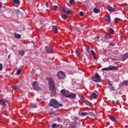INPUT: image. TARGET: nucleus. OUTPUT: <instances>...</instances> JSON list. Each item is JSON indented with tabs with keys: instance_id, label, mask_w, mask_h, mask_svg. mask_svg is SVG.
<instances>
[{
	"instance_id": "nucleus-11",
	"label": "nucleus",
	"mask_w": 128,
	"mask_h": 128,
	"mask_svg": "<svg viewBox=\"0 0 128 128\" xmlns=\"http://www.w3.org/2000/svg\"><path fill=\"white\" fill-rule=\"evenodd\" d=\"M61 9H62V10L64 12V14H72V12H71L70 10H66V8L64 7H62Z\"/></svg>"
},
{
	"instance_id": "nucleus-7",
	"label": "nucleus",
	"mask_w": 128,
	"mask_h": 128,
	"mask_svg": "<svg viewBox=\"0 0 128 128\" xmlns=\"http://www.w3.org/2000/svg\"><path fill=\"white\" fill-rule=\"evenodd\" d=\"M45 50L48 54H52L53 52L52 47V46H46L45 47Z\"/></svg>"
},
{
	"instance_id": "nucleus-59",
	"label": "nucleus",
	"mask_w": 128,
	"mask_h": 128,
	"mask_svg": "<svg viewBox=\"0 0 128 128\" xmlns=\"http://www.w3.org/2000/svg\"><path fill=\"white\" fill-rule=\"evenodd\" d=\"M0 122H2L0 121Z\"/></svg>"
},
{
	"instance_id": "nucleus-24",
	"label": "nucleus",
	"mask_w": 128,
	"mask_h": 128,
	"mask_svg": "<svg viewBox=\"0 0 128 128\" xmlns=\"http://www.w3.org/2000/svg\"><path fill=\"white\" fill-rule=\"evenodd\" d=\"M106 20L108 22H110V16H108L106 17Z\"/></svg>"
},
{
	"instance_id": "nucleus-28",
	"label": "nucleus",
	"mask_w": 128,
	"mask_h": 128,
	"mask_svg": "<svg viewBox=\"0 0 128 128\" xmlns=\"http://www.w3.org/2000/svg\"><path fill=\"white\" fill-rule=\"evenodd\" d=\"M30 106L32 108H36V104H34V103H30Z\"/></svg>"
},
{
	"instance_id": "nucleus-38",
	"label": "nucleus",
	"mask_w": 128,
	"mask_h": 128,
	"mask_svg": "<svg viewBox=\"0 0 128 128\" xmlns=\"http://www.w3.org/2000/svg\"><path fill=\"white\" fill-rule=\"evenodd\" d=\"M70 4H74V0H70Z\"/></svg>"
},
{
	"instance_id": "nucleus-13",
	"label": "nucleus",
	"mask_w": 128,
	"mask_h": 128,
	"mask_svg": "<svg viewBox=\"0 0 128 128\" xmlns=\"http://www.w3.org/2000/svg\"><path fill=\"white\" fill-rule=\"evenodd\" d=\"M12 88H13V90H18V88H20V86L16 84H14L12 86Z\"/></svg>"
},
{
	"instance_id": "nucleus-50",
	"label": "nucleus",
	"mask_w": 128,
	"mask_h": 128,
	"mask_svg": "<svg viewBox=\"0 0 128 128\" xmlns=\"http://www.w3.org/2000/svg\"><path fill=\"white\" fill-rule=\"evenodd\" d=\"M110 46H114V44H110Z\"/></svg>"
},
{
	"instance_id": "nucleus-55",
	"label": "nucleus",
	"mask_w": 128,
	"mask_h": 128,
	"mask_svg": "<svg viewBox=\"0 0 128 128\" xmlns=\"http://www.w3.org/2000/svg\"><path fill=\"white\" fill-rule=\"evenodd\" d=\"M6 102H8V100H5Z\"/></svg>"
},
{
	"instance_id": "nucleus-48",
	"label": "nucleus",
	"mask_w": 128,
	"mask_h": 128,
	"mask_svg": "<svg viewBox=\"0 0 128 128\" xmlns=\"http://www.w3.org/2000/svg\"><path fill=\"white\" fill-rule=\"evenodd\" d=\"M112 103L113 104H116V102H114V100H112Z\"/></svg>"
},
{
	"instance_id": "nucleus-53",
	"label": "nucleus",
	"mask_w": 128,
	"mask_h": 128,
	"mask_svg": "<svg viewBox=\"0 0 128 128\" xmlns=\"http://www.w3.org/2000/svg\"><path fill=\"white\" fill-rule=\"evenodd\" d=\"M10 58V55L8 56V58Z\"/></svg>"
},
{
	"instance_id": "nucleus-8",
	"label": "nucleus",
	"mask_w": 128,
	"mask_h": 128,
	"mask_svg": "<svg viewBox=\"0 0 128 128\" xmlns=\"http://www.w3.org/2000/svg\"><path fill=\"white\" fill-rule=\"evenodd\" d=\"M106 8L108 12H116V10L114 8L110 6H107Z\"/></svg>"
},
{
	"instance_id": "nucleus-30",
	"label": "nucleus",
	"mask_w": 128,
	"mask_h": 128,
	"mask_svg": "<svg viewBox=\"0 0 128 128\" xmlns=\"http://www.w3.org/2000/svg\"><path fill=\"white\" fill-rule=\"evenodd\" d=\"M53 10H57V8H58V6H52Z\"/></svg>"
},
{
	"instance_id": "nucleus-32",
	"label": "nucleus",
	"mask_w": 128,
	"mask_h": 128,
	"mask_svg": "<svg viewBox=\"0 0 128 128\" xmlns=\"http://www.w3.org/2000/svg\"><path fill=\"white\" fill-rule=\"evenodd\" d=\"M81 114L82 116H88V112H82Z\"/></svg>"
},
{
	"instance_id": "nucleus-40",
	"label": "nucleus",
	"mask_w": 128,
	"mask_h": 128,
	"mask_svg": "<svg viewBox=\"0 0 128 128\" xmlns=\"http://www.w3.org/2000/svg\"><path fill=\"white\" fill-rule=\"evenodd\" d=\"M82 27L84 28H88V25L84 24L82 26Z\"/></svg>"
},
{
	"instance_id": "nucleus-56",
	"label": "nucleus",
	"mask_w": 128,
	"mask_h": 128,
	"mask_svg": "<svg viewBox=\"0 0 128 128\" xmlns=\"http://www.w3.org/2000/svg\"><path fill=\"white\" fill-rule=\"evenodd\" d=\"M32 44H34V42H32Z\"/></svg>"
},
{
	"instance_id": "nucleus-36",
	"label": "nucleus",
	"mask_w": 128,
	"mask_h": 128,
	"mask_svg": "<svg viewBox=\"0 0 128 128\" xmlns=\"http://www.w3.org/2000/svg\"><path fill=\"white\" fill-rule=\"evenodd\" d=\"M86 52H90V46H86Z\"/></svg>"
},
{
	"instance_id": "nucleus-42",
	"label": "nucleus",
	"mask_w": 128,
	"mask_h": 128,
	"mask_svg": "<svg viewBox=\"0 0 128 128\" xmlns=\"http://www.w3.org/2000/svg\"><path fill=\"white\" fill-rule=\"evenodd\" d=\"M58 122H62V118H58Z\"/></svg>"
},
{
	"instance_id": "nucleus-15",
	"label": "nucleus",
	"mask_w": 128,
	"mask_h": 128,
	"mask_svg": "<svg viewBox=\"0 0 128 128\" xmlns=\"http://www.w3.org/2000/svg\"><path fill=\"white\" fill-rule=\"evenodd\" d=\"M18 54L20 56H24V51L20 50L18 52Z\"/></svg>"
},
{
	"instance_id": "nucleus-25",
	"label": "nucleus",
	"mask_w": 128,
	"mask_h": 128,
	"mask_svg": "<svg viewBox=\"0 0 128 128\" xmlns=\"http://www.w3.org/2000/svg\"><path fill=\"white\" fill-rule=\"evenodd\" d=\"M61 94H62V96H66V90L62 89L60 91Z\"/></svg>"
},
{
	"instance_id": "nucleus-41",
	"label": "nucleus",
	"mask_w": 128,
	"mask_h": 128,
	"mask_svg": "<svg viewBox=\"0 0 128 128\" xmlns=\"http://www.w3.org/2000/svg\"><path fill=\"white\" fill-rule=\"evenodd\" d=\"M79 14H80V16H84V12H80Z\"/></svg>"
},
{
	"instance_id": "nucleus-47",
	"label": "nucleus",
	"mask_w": 128,
	"mask_h": 128,
	"mask_svg": "<svg viewBox=\"0 0 128 128\" xmlns=\"http://www.w3.org/2000/svg\"><path fill=\"white\" fill-rule=\"evenodd\" d=\"M46 5L47 6V8H48V2H46Z\"/></svg>"
},
{
	"instance_id": "nucleus-54",
	"label": "nucleus",
	"mask_w": 128,
	"mask_h": 128,
	"mask_svg": "<svg viewBox=\"0 0 128 128\" xmlns=\"http://www.w3.org/2000/svg\"><path fill=\"white\" fill-rule=\"evenodd\" d=\"M97 38H98V40L100 38L98 37V36H97Z\"/></svg>"
},
{
	"instance_id": "nucleus-22",
	"label": "nucleus",
	"mask_w": 128,
	"mask_h": 128,
	"mask_svg": "<svg viewBox=\"0 0 128 128\" xmlns=\"http://www.w3.org/2000/svg\"><path fill=\"white\" fill-rule=\"evenodd\" d=\"M100 12V10L96 8H94V14H98V12Z\"/></svg>"
},
{
	"instance_id": "nucleus-17",
	"label": "nucleus",
	"mask_w": 128,
	"mask_h": 128,
	"mask_svg": "<svg viewBox=\"0 0 128 128\" xmlns=\"http://www.w3.org/2000/svg\"><path fill=\"white\" fill-rule=\"evenodd\" d=\"M0 103L3 106H6V101L3 100H0Z\"/></svg>"
},
{
	"instance_id": "nucleus-51",
	"label": "nucleus",
	"mask_w": 128,
	"mask_h": 128,
	"mask_svg": "<svg viewBox=\"0 0 128 128\" xmlns=\"http://www.w3.org/2000/svg\"><path fill=\"white\" fill-rule=\"evenodd\" d=\"M110 38V36H108V39Z\"/></svg>"
},
{
	"instance_id": "nucleus-52",
	"label": "nucleus",
	"mask_w": 128,
	"mask_h": 128,
	"mask_svg": "<svg viewBox=\"0 0 128 128\" xmlns=\"http://www.w3.org/2000/svg\"><path fill=\"white\" fill-rule=\"evenodd\" d=\"M120 38H124V36H120Z\"/></svg>"
},
{
	"instance_id": "nucleus-9",
	"label": "nucleus",
	"mask_w": 128,
	"mask_h": 128,
	"mask_svg": "<svg viewBox=\"0 0 128 128\" xmlns=\"http://www.w3.org/2000/svg\"><path fill=\"white\" fill-rule=\"evenodd\" d=\"M76 94L74 93H72L66 96V98H76Z\"/></svg>"
},
{
	"instance_id": "nucleus-26",
	"label": "nucleus",
	"mask_w": 128,
	"mask_h": 128,
	"mask_svg": "<svg viewBox=\"0 0 128 128\" xmlns=\"http://www.w3.org/2000/svg\"><path fill=\"white\" fill-rule=\"evenodd\" d=\"M91 54H92L93 58H96V53L94 52V50H92L91 52Z\"/></svg>"
},
{
	"instance_id": "nucleus-14",
	"label": "nucleus",
	"mask_w": 128,
	"mask_h": 128,
	"mask_svg": "<svg viewBox=\"0 0 128 128\" xmlns=\"http://www.w3.org/2000/svg\"><path fill=\"white\" fill-rule=\"evenodd\" d=\"M108 118L112 122H116V118L112 116V115H108Z\"/></svg>"
},
{
	"instance_id": "nucleus-10",
	"label": "nucleus",
	"mask_w": 128,
	"mask_h": 128,
	"mask_svg": "<svg viewBox=\"0 0 128 128\" xmlns=\"http://www.w3.org/2000/svg\"><path fill=\"white\" fill-rule=\"evenodd\" d=\"M83 102L86 104V106H90V108H92V104L90 103V102H88L87 100H83Z\"/></svg>"
},
{
	"instance_id": "nucleus-2",
	"label": "nucleus",
	"mask_w": 128,
	"mask_h": 128,
	"mask_svg": "<svg viewBox=\"0 0 128 128\" xmlns=\"http://www.w3.org/2000/svg\"><path fill=\"white\" fill-rule=\"evenodd\" d=\"M47 80L48 82L50 90H54L56 88L54 80L52 78H47Z\"/></svg>"
},
{
	"instance_id": "nucleus-19",
	"label": "nucleus",
	"mask_w": 128,
	"mask_h": 128,
	"mask_svg": "<svg viewBox=\"0 0 128 128\" xmlns=\"http://www.w3.org/2000/svg\"><path fill=\"white\" fill-rule=\"evenodd\" d=\"M88 116H92V118H96V116L94 112H88Z\"/></svg>"
},
{
	"instance_id": "nucleus-5",
	"label": "nucleus",
	"mask_w": 128,
	"mask_h": 128,
	"mask_svg": "<svg viewBox=\"0 0 128 128\" xmlns=\"http://www.w3.org/2000/svg\"><path fill=\"white\" fill-rule=\"evenodd\" d=\"M118 67L116 66H110L108 68H102V70H116Z\"/></svg>"
},
{
	"instance_id": "nucleus-1",
	"label": "nucleus",
	"mask_w": 128,
	"mask_h": 128,
	"mask_svg": "<svg viewBox=\"0 0 128 128\" xmlns=\"http://www.w3.org/2000/svg\"><path fill=\"white\" fill-rule=\"evenodd\" d=\"M50 106H52L54 108H60L62 106H64V105L62 104H59L58 102L54 99H51L49 103Z\"/></svg>"
},
{
	"instance_id": "nucleus-4",
	"label": "nucleus",
	"mask_w": 128,
	"mask_h": 128,
	"mask_svg": "<svg viewBox=\"0 0 128 128\" xmlns=\"http://www.w3.org/2000/svg\"><path fill=\"white\" fill-rule=\"evenodd\" d=\"M93 82H102V78H100V76L98 74L96 73L93 76Z\"/></svg>"
},
{
	"instance_id": "nucleus-58",
	"label": "nucleus",
	"mask_w": 128,
	"mask_h": 128,
	"mask_svg": "<svg viewBox=\"0 0 128 128\" xmlns=\"http://www.w3.org/2000/svg\"><path fill=\"white\" fill-rule=\"evenodd\" d=\"M94 60H96V58H94Z\"/></svg>"
},
{
	"instance_id": "nucleus-57",
	"label": "nucleus",
	"mask_w": 128,
	"mask_h": 128,
	"mask_svg": "<svg viewBox=\"0 0 128 128\" xmlns=\"http://www.w3.org/2000/svg\"><path fill=\"white\" fill-rule=\"evenodd\" d=\"M106 124H110V122H106Z\"/></svg>"
},
{
	"instance_id": "nucleus-43",
	"label": "nucleus",
	"mask_w": 128,
	"mask_h": 128,
	"mask_svg": "<svg viewBox=\"0 0 128 128\" xmlns=\"http://www.w3.org/2000/svg\"><path fill=\"white\" fill-rule=\"evenodd\" d=\"M2 68H3L2 64H0V71L2 70Z\"/></svg>"
},
{
	"instance_id": "nucleus-37",
	"label": "nucleus",
	"mask_w": 128,
	"mask_h": 128,
	"mask_svg": "<svg viewBox=\"0 0 128 128\" xmlns=\"http://www.w3.org/2000/svg\"><path fill=\"white\" fill-rule=\"evenodd\" d=\"M16 13L17 14H20V10H16Z\"/></svg>"
},
{
	"instance_id": "nucleus-16",
	"label": "nucleus",
	"mask_w": 128,
	"mask_h": 128,
	"mask_svg": "<svg viewBox=\"0 0 128 128\" xmlns=\"http://www.w3.org/2000/svg\"><path fill=\"white\" fill-rule=\"evenodd\" d=\"M14 36L15 38H22V36H20V34H16V33H14Z\"/></svg>"
},
{
	"instance_id": "nucleus-45",
	"label": "nucleus",
	"mask_w": 128,
	"mask_h": 128,
	"mask_svg": "<svg viewBox=\"0 0 128 128\" xmlns=\"http://www.w3.org/2000/svg\"><path fill=\"white\" fill-rule=\"evenodd\" d=\"M125 58H128V53H126L124 54Z\"/></svg>"
},
{
	"instance_id": "nucleus-23",
	"label": "nucleus",
	"mask_w": 128,
	"mask_h": 128,
	"mask_svg": "<svg viewBox=\"0 0 128 128\" xmlns=\"http://www.w3.org/2000/svg\"><path fill=\"white\" fill-rule=\"evenodd\" d=\"M128 84V80H124L123 82H122V86H126Z\"/></svg>"
},
{
	"instance_id": "nucleus-12",
	"label": "nucleus",
	"mask_w": 128,
	"mask_h": 128,
	"mask_svg": "<svg viewBox=\"0 0 128 128\" xmlns=\"http://www.w3.org/2000/svg\"><path fill=\"white\" fill-rule=\"evenodd\" d=\"M52 30L54 34H58V28H56V26H52Z\"/></svg>"
},
{
	"instance_id": "nucleus-33",
	"label": "nucleus",
	"mask_w": 128,
	"mask_h": 128,
	"mask_svg": "<svg viewBox=\"0 0 128 128\" xmlns=\"http://www.w3.org/2000/svg\"><path fill=\"white\" fill-rule=\"evenodd\" d=\"M13 2L14 4H20V0H14Z\"/></svg>"
},
{
	"instance_id": "nucleus-6",
	"label": "nucleus",
	"mask_w": 128,
	"mask_h": 128,
	"mask_svg": "<svg viewBox=\"0 0 128 128\" xmlns=\"http://www.w3.org/2000/svg\"><path fill=\"white\" fill-rule=\"evenodd\" d=\"M57 76L58 78H60V80L62 78H66V74H64V72H59L57 74Z\"/></svg>"
},
{
	"instance_id": "nucleus-35",
	"label": "nucleus",
	"mask_w": 128,
	"mask_h": 128,
	"mask_svg": "<svg viewBox=\"0 0 128 128\" xmlns=\"http://www.w3.org/2000/svg\"><path fill=\"white\" fill-rule=\"evenodd\" d=\"M108 32L110 34H114V30L112 28L109 29Z\"/></svg>"
},
{
	"instance_id": "nucleus-44",
	"label": "nucleus",
	"mask_w": 128,
	"mask_h": 128,
	"mask_svg": "<svg viewBox=\"0 0 128 128\" xmlns=\"http://www.w3.org/2000/svg\"><path fill=\"white\" fill-rule=\"evenodd\" d=\"M104 40H108V35H106L104 36Z\"/></svg>"
},
{
	"instance_id": "nucleus-20",
	"label": "nucleus",
	"mask_w": 128,
	"mask_h": 128,
	"mask_svg": "<svg viewBox=\"0 0 128 128\" xmlns=\"http://www.w3.org/2000/svg\"><path fill=\"white\" fill-rule=\"evenodd\" d=\"M92 97L93 98H94V100H96L98 98V95L95 92H93L92 94Z\"/></svg>"
},
{
	"instance_id": "nucleus-21",
	"label": "nucleus",
	"mask_w": 128,
	"mask_h": 128,
	"mask_svg": "<svg viewBox=\"0 0 128 128\" xmlns=\"http://www.w3.org/2000/svg\"><path fill=\"white\" fill-rule=\"evenodd\" d=\"M77 28L76 26L74 25L73 26H71V30H73V32H76V30H77Z\"/></svg>"
},
{
	"instance_id": "nucleus-39",
	"label": "nucleus",
	"mask_w": 128,
	"mask_h": 128,
	"mask_svg": "<svg viewBox=\"0 0 128 128\" xmlns=\"http://www.w3.org/2000/svg\"><path fill=\"white\" fill-rule=\"evenodd\" d=\"M118 20L117 18L114 19V23L115 24H118Z\"/></svg>"
},
{
	"instance_id": "nucleus-3",
	"label": "nucleus",
	"mask_w": 128,
	"mask_h": 128,
	"mask_svg": "<svg viewBox=\"0 0 128 128\" xmlns=\"http://www.w3.org/2000/svg\"><path fill=\"white\" fill-rule=\"evenodd\" d=\"M32 86L34 90H36L37 92H38L42 90V88L38 85V82L36 81H34L32 83Z\"/></svg>"
},
{
	"instance_id": "nucleus-29",
	"label": "nucleus",
	"mask_w": 128,
	"mask_h": 128,
	"mask_svg": "<svg viewBox=\"0 0 128 128\" xmlns=\"http://www.w3.org/2000/svg\"><path fill=\"white\" fill-rule=\"evenodd\" d=\"M60 125H58V124H55V123H54V124H53L52 125V128H56V126H58Z\"/></svg>"
},
{
	"instance_id": "nucleus-46",
	"label": "nucleus",
	"mask_w": 128,
	"mask_h": 128,
	"mask_svg": "<svg viewBox=\"0 0 128 128\" xmlns=\"http://www.w3.org/2000/svg\"><path fill=\"white\" fill-rule=\"evenodd\" d=\"M2 3L0 2V8H2Z\"/></svg>"
},
{
	"instance_id": "nucleus-34",
	"label": "nucleus",
	"mask_w": 128,
	"mask_h": 128,
	"mask_svg": "<svg viewBox=\"0 0 128 128\" xmlns=\"http://www.w3.org/2000/svg\"><path fill=\"white\" fill-rule=\"evenodd\" d=\"M20 72H22V70H20V69H18L16 72V74L18 76L20 74Z\"/></svg>"
},
{
	"instance_id": "nucleus-18",
	"label": "nucleus",
	"mask_w": 128,
	"mask_h": 128,
	"mask_svg": "<svg viewBox=\"0 0 128 128\" xmlns=\"http://www.w3.org/2000/svg\"><path fill=\"white\" fill-rule=\"evenodd\" d=\"M109 88H110V90H112V92H114V88L110 84V82L109 83V86H108Z\"/></svg>"
},
{
	"instance_id": "nucleus-49",
	"label": "nucleus",
	"mask_w": 128,
	"mask_h": 128,
	"mask_svg": "<svg viewBox=\"0 0 128 128\" xmlns=\"http://www.w3.org/2000/svg\"><path fill=\"white\" fill-rule=\"evenodd\" d=\"M71 124H78V122L76 121L74 122H70Z\"/></svg>"
},
{
	"instance_id": "nucleus-31",
	"label": "nucleus",
	"mask_w": 128,
	"mask_h": 128,
	"mask_svg": "<svg viewBox=\"0 0 128 128\" xmlns=\"http://www.w3.org/2000/svg\"><path fill=\"white\" fill-rule=\"evenodd\" d=\"M75 52H76V56H80V52H78V50H76Z\"/></svg>"
},
{
	"instance_id": "nucleus-27",
	"label": "nucleus",
	"mask_w": 128,
	"mask_h": 128,
	"mask_svg": "<svg viewBox=\"0 0 128 128\" xmlns=\"http://www.w3.org/2000/svg\"><path fill=\"white\" fill-rule=\"evenodd\" d=\"M62 18L63 20H66V18H68V15H66V14H64L62 16Z\"/></svg>"
}]
</instances>
